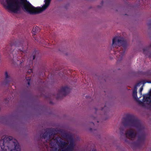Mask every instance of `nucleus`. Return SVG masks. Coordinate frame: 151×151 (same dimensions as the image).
I'll list each match as a JSON object with an SVG mask.
<instances>
[{"label":"nucleus","instance_id":"f257e3e1","mask_svg":"<svg viewBox=\"0 0 151 151\" xmlns=\"http://www.w3.org/2000/svg\"><path fill=\"white\" fill-rule=\"evenodd\" d=\"M6 0V8L14 13L20 11V6L30 14L44 11L49 6L51 0Z\"/></svg>","mask_w":151,"mask_h":151},{"label":"nucleus","instance_id":"f03ea898","mask_svg":"<svg viewBox=\"0 0 151 151\" xmlns=\"http://www.w3.org/2000/svg\"><path fill=\"white\" fill-rule=\"evenodd\" d=\"M10 136H3L0 140V151H20V146L16 139L12 141Z\"/></svg>","mask_w":151,"mask_h":151},{"label":"nucleus","instance_id":"7ed1b4c3","mask_svg":"<svg viewBox=\"0 0 151 151\" xmlns=\"http://www.w3.org/2000/svg\"><path fill=\"white\" fill-rule=\"evenodd\" d=\"M117 37H114L112 40V47H117V50L115 51V54L116 55L118 60L120 61L122 58L125 50L126 49L127 44L126 41L124 38L122 37L118 39Z\"/></svg>","mask_w":151,"mask_h":151},{"label":"nucleus","instance_id":"20e7f679","mask_svg":"<svg viewBox=\"0 0 151 151\" xmlns=\"http://www.w3.org/2000/svg\"><path fill=\"white\" fill-rule=\"evenodd\" d=\"M122 123L125 127H135L140 132L144 129L140 121L134 116L132 115H127L126 117L123 118Z\"/></svg>","mask_w":151,"mask_h":151},{"label":"nucleus","instance_id":"39448f33","mask_svg":"<svg viewBox=\"0 0 151 151\" xmlns=\"http://www.w3.org/2000/svg\"><path fill=\"white\" fill-rule=\"evenodd\" d=\"M55 134L54 129H49L44 133L41 138L47 139L50 141H51V139L54 140L58 146L62 149H63L65 146L67 145V142L62 141L61 138L59 137H56L54 139V137Z\"/></svg>","mask_w":151,"mask_h":151},{"label":"nucleus","instance_id":"423d86ee","mask_svg":"<svg viewBox=\"0 0 151 151\" xmlns=\"http://www.w3.org/2000/svg\"><path fill=\"white\" fill-rule=\"evenodd\" d=\"M23 43L22 42H16L14 43H12L11 42L10 45H8L5 49V51L4 52L6 53V52L9 55V53H12L13 56H15L14 52H15V51L18 50L19 51L22 52V54L24 53L25 52L23 47Z\"/></svg>","mask_w":151,"mask_h":151},{"label":"nucleus","instance_id":"0eeeda50","mask_svg":"<svg viewBox=\"0 0 151 151\" xmlns=\"http://www.w3.org/2000/svg\"><path fill=\"white\" fill-rule=\"evenodd\" d=\"M143 102L139 101V104L143 107L151 110V94H146L143 95Z\"/></svg>","mask_w":151,"mask_h":151},{"label":"nucleus","instance_id":"6e6552de","mask_svg":"<svg viewBox=\"0 0 151 151\" xmlns=\"http://www.w3.org/2000/svg\"><path fill=\"white\" fill-rule=\"evenodd\" d=\"M63 136L65 139L69 140L70 143L67 147L65 149L62 150L60 151H73L75 146L74 140L72 135L67 133H64L63 134Z\"/></svg>","mask_w":151,"mask_h":151},{"label":"nucleus","instance_id":"1a4fd4ad","mask_svg":"<svg viewBox=\"0 0 151 151\" xmlns=\"http://www.w3.org/2000/svg\"><path fill=\"white\" fill-rule=\"evenodd\" d=\"M70 89L67 86H62L58 91L56 99H59L68 94L70 91Z\"/></svg>","mask_w":151,"mask_h":151},{"label":"nucleus","instance_id":"9d476101","mask_svg":"<svg viewBox=\"0 0 151 151\" xmlns=\"http://www.w3.org/2000/svg\"><path fill=\"white\" fill-rule=\"evenodd\" d=\"M125 135L127 137L128 136L132 138H134L136 136L137 133L134 130L131 129L126 132Z\"/></svg>","mask_w":151,"mask_h":151},{"label":"nucleus","instance_id":"9b49d317","mask_svg":"<svg viewBox=\"0 0 151 151\" xmlns=\"http://www.w3.org/2000/svg\"><path fill=\"white\" fill-rule=\"evenodd\" d=\"M145 139V134L143 133H142L138 136V139L137 143L139 144H143L144 142Z\"/></svg>","mask_w":151,"mask_h":151},{"label":"nucleus","instance_id":"f8f14e48","mask_svg":"<svg viewBox=\"0 0 151 151\" xmlns=\"http://www.w3.org/2000/svg\"><path fill=\"white\" fill-rule=\"evenodd\" d=\"M5 79L4 81V84L6 85L9 83L12 80L11 77L9 76L7 72H5Z\"/></svg>","mask_w":151,"mask_h":151},{"label":"nucleus","instance_id":"ddd939ff","mask_svg":"<svg viewBox=\"0 0 151 151\" xmlns=\"http://www.w3.org/2000/svg\"><path fill=\"white\" fill-rule=\"evenodd\" d=\"M33 65V61L32 60H30L29 65H27L26 67V68L28 70L27 73L30 74V73L32 72V70L31 68V67Z\"/></svg>","mask_w":151,"mask_h":151},{"label":"nucleus","instance_id":"4468645a","mask_svg":"<svg viewBox=\"0 0 151 151\" xmlns=\"http://www.w3.org/2000/svg\"><path fill=\"white\" fill-rule=\"evenodd\" d=\"M39 28L37 26L34 27L32 31L33 35L34 36L39 32Z\"/></svg>","mask_w":151,"mask_h":151},{"label":"nucleus","instance_id":"2eb2a0df","mask_svg":"<svg viewBox=\"0 0 151 151\" xmlns=\"http://www.w3.org/2000/svg\"><path fill=\"white\" fill-rule=\"evenodd\" d=\"M151 47V45H150L149 46L143 49V53L144 54L146 55V56L147 55V54L150 52L149 50Z\"/></svg>","mask_w":151,"mask_h":151},{"label":"nucleus","instance_id":"dca6fc26","mask_svg":"<svg viewBox=\"0 0 151 151\" xmlns=\"http://www.w3.org/2000/svg\"><path fill=\"white\" fill-rule=\"evenodd\" d=\"M132 96L133 98L137 100L138 99L137 97V92H136V91H133L132 93Z\"/></svg>","mask_w":151,"mask_h":151},{"label":"nucleus","instance_id":"f3484780","mask_svg":"<svg viewBox=\"0 0 151 151\" xmlns=\"http://www.w3.org/2000/svg\"><path fill=\"white\" fill-rule=\"evenodd\" d=\"M26 79L27 81V82L28 84L29 85H30V80L31 79V78H30V77H27L26 78Z\"/></svg>","mask_w":151,"mask_h":151},{"label":"nucleus","instance_id":"a211bd4d","mask_svg":"<svg viewBox=\"0 0 151 151\" xmlns=\"http://www.w3.org/2000/svg\"><path fill=\"white\" fill-rule=\"evenodd\" d=\"M38 53V52L37 51H34V52L33 53V59H32L33 60L34 59L35 57H36V55H35V54Z\"/></svg>","mask_w":151,"mask_h":151},{"label":"nucleus","instance_id":"6ab92c4d","mask_svg":"<svg viewBox=\"0 0 151 151\" xmlns=\"http://www.w3.org/2000/svg\"><path fill=\"white\" fill-rule=\"evenodd\" d=\"M52 151H58V149L56 147H52L51 149ZM62 150H60V151L58 150V151H61Z\"/></svg>","mask_w":151,"mask_h":151},{"label":"nucleus","instance_id":"aec40b11","mask_svg":"<svg viewBox=\"0 0 151 151\" xmlns=\"http://www.w3.org/2000/svg\"><path fill=\"white\" fill-rule=\"evenodd\" d=\"M105 109H106V111H107L108 109V108H107L106 106H105L103 108H101V111H104Z\"/></svg>","mask_w":151,"mask_h":151},{"label":"nucleus","instance_id":"412c9836","mask_svg":"<svg viewBox=\"0 0 151 151\" xmlns=\"http://www.w3.org/2000/svg\"><path fill=\"white\" fill-rule=\"evenodd\" d=\"M143 89V88L142 87H141L140 88L139 93L141 94H142V91Z\"/></svg>","mask_w":151,"mask_h":151},{"label":"nucleus","instance_id":"4be33fe9","mask_svg":"<svg viewBox=\"0 0 151 151\" xmlns=\"http://www.w3.org/2000/svg\"><path fill=\"white\" fill-rule=\"evenodd\" d=\"M137 86H136L135 85L134 86V89L133 90V91H136V92H137Z\"/></svg>","mask_w":151,"mask_h":151},{"label":"nucleus","instance_id":"5701e85b","mask_svg":"<svg viewBox=\"0 0 151 151\" xmlns=\"http://www.w3.org/2000/svg\"><path fill=\"white\" fill-rule=\"evenodd\" d=\"M141 82H139L138 83H137V84L135 85L136 86H137V87L140 86V85L141 84Z\"/></svg>","mask_w":151,"mask_h":151},{"label":"nucleus","instance_id":"b1692460","mask_svg":"<svg viewBox=\"0 0 151 151\" xmlns=\"http://www.w3.org/2000/svg\"><path fill=\"white\" fill-rule=\"evenodd\" d=\"M33 37L35 40L38 41L37 39V38L35 37Z\"/></svg>","mask_w":151,"mask_h":151},{"label":"nucleus","instance_id":"393cba45","mask_svg":"<svg viewBox=\"0 0 151 151\" xmlns=\"http://www.w3.org/2000/svg\"><path fill=\"white\" fill-rule=\"evenodd\" d=\"M150 93L149 94H151V89H150Z\"/></svg>","mask_w":151,"mask_h":151},{"label":"nucleus","instance_id":"a878e982","mask_svg":"<svg viewBox=\"0 0 151 151\" xmlns=\"http://www.w3.org/2000/svg\"><path fill=\"white\" fill-rule=\"evenodd\" d=\"M50 145H51V146H52V144L51 143H50Z\"/></svg>","mask_w":151,"mask_h":151},{"label":"nucleus","instance_id":"bb28decb","mask_svg":"<svg viewBox=\"0 0 151 151\" xmlns=\"http://www.w3.org/2000/svg\"><path fill=\"white\" fill-rule=\"evenodd\" d=\"M92 124H93V125H94V123H93V122H92Z\"/></svg>","mask_w":151,"mask_h":151},{"label":"nucleus","instance_id":"cd10ccee","mask_svg":"<svg viewBox=\"0 0 151 151\" xmlns=\"http://www.w3.org/2000/svg\"><path fill=\"white\" fill-rule=\"evenodd\" d=\"M120 130L121 132V128H120Z\"/></svg>","mask_w":151,"mask_h":151}]
</instances>
